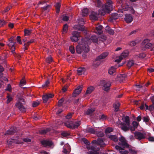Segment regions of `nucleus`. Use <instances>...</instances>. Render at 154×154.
Returning a JSON list of instances; mask_svg holds the SVG:
<instances>
[{
  "label": "nucleus",
  "instance_id": "1",
  "mask_svg": "<svg viewBox=\"0 0 154 154\" xmlns=\"http://www.w3.org/2000/svg\"><path fill=\"white\" fill-rule=\"evenodd\" d=\"M90 39L88 38H82L81 41L79 43V45H77L76 47V51L77 53L80 54L83 51L85 52H88L89 50L88 45L90 44Z\"/></svg>",
  "mask_w": 154,
  "mask_h": 154
},
{
  "label": "nucleus",
  "instance_id": "2",
  "mask_svg": "<svg viewBox=\"0 0 154 154\" xmlns=\"http://www.w3.org/2000/svg\"><path fill=\"white\" fill-rule=\"evenodd\" d=\"M81 123V121H77L74 119L68 120L64 123L65 126L72 129L78 128Z\"/></svg>",
  "mask_w": 154,
  "mask_h": 154
},
{
  "label": "nucleus",
  "instance_id": "3",
  "mask_svg": "<svg viewBox=\"0 0 154 154\" xmlns=\"http://www.w3.org/2000/svg\"><path fill=\"white\" fill-rule=\"evenodd\" d=\"M108 55V52H105L97 56L93 64V66L95 67H97L99 66L102 62L103 60L107 57Z\"/></svg>",
  "mask_w": 154,
  "mask_h": 154
},
{
  "label": "nucleus",
  "instance_id": "4",
  "mask_svg": "<svg viewBox=\"0 0 154 154\" xmlns=\"http://www.w3.org/2000/svg\"><path fill=\"white\" fill-rule=\"evenodd\" d=\"M124 122H121L120 125H121V129L124 131H127L129 130L130 126V121L129 118L128 116H126L125 118Z\"/></svg>",
  "mask_w": 154,
  "mask_h": 154
},
{
  "label": "nucleus",
  "instance_id": "5",
  "mask_svg": "<svg viewBox=\"0 0 154 154\" xmlns=\"http://www.w3.org/2000/svg\"><path fill=\"white\" fill-rule=\"evenodd\" d=\"M122 8L125 11H129L132 14L135 13V11L133 7L129 3H126L122 4Z\"/></svg>",
  "mask_w": 154,
  "mask_h": 154
},
{
  "label": "nucleus",
  "instance_id": "6",
  "mask_svg": "<svg viewBox=\"0 0 154 154\" xmlns=\"http://www.w3.org/2000/svg\"><path fill=\"white\" fill-rule=\"evenodd\" d=\"M100 84L102 87L104 91L108 92L109 90L111 85L110 82L103 80L101 82Z\"/></svg>",
  "mask_w": 154,
  "mask_h": 154
},
{
  "label": "nucleus",
  "instance_id": "7",
  "mask_svg": "<svg viewBox=\"0 0 154 154\" xmlns=\"http://www.w3.org/2000/svg\"><path fill=\"white\" fill-rule=\"evenodd\" d=\"M119 140L120 142L119 143V145L122 148H127L129 147V145L127 143V141L125 139V138L121 136L119 138Z\"/></svg>",
  "mask_w": 154,
  "mask_h": 154
},
{
  "label": "nucleus",
  "instance_id": "8",
  "mask_svg": "<svg viewBox=\"0 0 154 154\" xmlns=\"http://www.w3.org/2000/svg\"><path fill=\"white\" fill-rule=\"evenodd\" d=\"M105 8L107 11L108 13H109L110 11L113 9L112 2L111 0H107Z\"/></svg>",
  "mask_w": 154,
  "mask_h": 154
},
{
  "label": "nucleus",
  "instance_id": "9",
  "mask_svg": "<svg viewBox=\"0 0 154 154\" xmlns=\"http://www.w3.org/2000/svg\"><path fill=\"white\" fill-rule=\"evenodd\" d=\"M91 143L100 145V147H103L106 146V144L104 143L103 140L101 139H99L97 140H94L92 141Z\"/></svg>",
  "mask_w": 154,
  "mask_h": 154
},
{
  "label": "nucleus",
  "instance_id": "10",
  "mask_svg": "<svg viewBox=\"0 0 154 154\" xmlns=\"http://www.w3.org/2000/svg\"><path fill=\"white\" fill-rule=\"evenodd\" d=\"M17 129L16 127H12L7 131L5 133V135H13L17 133Z\"/></svg>",
  "mask_w": 154,
  "mask_h": 154
},
{
  "label": "nucleus",
  "instance_id": "11",
  "mask_svg": "<svg viewBox=\"0 0 154 154\" xmlns=\"http://www.w3.org/2000/svg\"><path fill=\"white\" fill-rule=\"evenodd\" d=\"M134 134L135 138L139 140L145 138V135L140 132H135L134 133Z\"/></svg>",
  "mask_w": 154,
  "mask_h": 154
},
{
  "label": "nucleus",
  "instance_id": "12",
  "mask_svg": "<svg viewBox=\"0 0 154 154\" xmlns=\"http://www.w3.org/2000/svg\"><path fill=\"white\" fill-rule=\"evenodd\" d=\"M129 53L127 51L123 52L120 56L118 59L115 60V62L119 63L124 58L127 57Z\"/></svg>",
  "mask_w": 154,
  "mask_h": 154
},
{
  "label": "nucleus",
  "instance_id": "13",
  "mask_svg": "<svg viewBox=\"0 0 154 154\" xmlns=\"http://www.w3.org/2000/svg\"><path fill=\"white\" fill-rule=\"evenodd\" d=\"M41 143L45 147H46L47 146H51L53 144V143L51 141L44 140L41 142Z\"/></svg>",
  "mask_w": 154,
  "mask_h": 154
},
{
  "label": "nucleus",
  "instance_id": "14",
  "mask_svg": "<svg viewBox=\"0 0 154 154\" xmlns=\"http://www.w3.org/2000/svg\"><path fill=\"white\" fill-rule=\"evenodd\" d=\"M125 21L127 23H131L133 20V17L131 15L127 14L125 15Z\"/></svg>",
  "mask_w": 154,
  "mask_h": 154
},
{
  "label": "nucleus",
  "instance_id": "15",
  "mask_svg": "<svg viewBox=\"0 0 154 154\" xmlns=\"http://www.w3.org/2000/svg\"><path fill=\"white\" fill-rule=\"evenodd\" d=\"M16 106L18 109L19 110L22 112H26V109L23 105L20 102L17 103L15 105Z\"/></svg>",
  "mask_w": 154,
  "mask_h": 154
},
{
  "label": "nucleus",
  "instance_id": "16",
  "mask_svg": "<svg viewBox=\"0 0 154 154\" xmlns=\"http://www.w3.org/2000/svg\"><path fill=\"white\" fill-rule=\"evenodd\" d=\"M53 97L54 95L51 94H49L44 95L42 97V99L44 103H46L49 98H52Z\"/></svg>",
  "mask_w": 154,
  "mask_h": 154
},
{
  "label": "nucleus",
  "instance_id": "17",
  "mask_svg": "<svg viewBox=\"0 0 154 154\" xmlns=\"http://www.w3.org/2000/svg\"><path fill=\"white\" fill-rule=\"evenodd\" d=\"M115 148L117 150H119L120 153L122 154H127L128 153V151L125 150V148H122L119 146H115Z\"/></svg>",
  "mask_w": 154,
  "mask_h": 154
},
{
  "label": "nucleus",
  "instance_id": "18",
  "mask_svg": "<svg viewBox=\"0 0 154 154\" xmlns=\"http://www.w3.org/2000/svg\"><path fill=\"white\" fill-rule=\"evenodd\" d=\"M82 87L81 86H78L75 89L72 94L73 97H75L77 95L79 94L81 92L82 90Z\"/></svg>",
  "mask_w": 154,
  "mask_h": 154
},
{
  "label": "nucleus",
  "instance_id": "19",
  "mask_svg": "<svg viewBox=\"0 0 154 154\" xmlns=\"http://www.w3.org/2000/svg\"><path fill=\"white\" fill-rule=\"evenodd\" d=\"M98 15L99 14L97 12H92L90 15V19L94 20H97Z\"/></svg>",
  "mask_w": 154,
  "mask_h": 154
},
{
  "label": "nucleus",
  "instance_id": "20",
  "mask_svg": "<svg viewBox=\"0 0 154 154\" xmlns=\"http://www.w3.org/2000/svg\"><path fill=\"white\" fill-rule=\"evenodd\" d=\"M8 45L9 47H11V51L13 53H14L15 51V47H14V45L16 42L13 41H8Z\"/></svg>",
  "mask_w": 154,
  "mask_h": 154
},
{
  "label": "nucleus",
  "instance_id": "21",
  "mask_svg": "<svg viewBox=\"0 0 154 154\" xmlns=\"http://www.w3.org/2000/svg\"><path fill=\"white\" fill-rule=\"evenodd\" d=\"M35 40L34 39H32L30 40L29 41L27 42L24 44V47L23 49H24V51H25L26 50H27L28 49V47L30 45V44L34 42Z\"/></svg>",
  "mask_w": 154,
  "mask_h": 154
},
{
  "label": "nucleus",
  "instance_id": "22",
  "mask_svg": "<svg viewBox=\"0 0 154 154\" xmlns=\"http://www.w3.org/2000/svg\"><path fill=\"white\" fill-rule=\"evenodd\" d=\"M75 28L79 31H83L85 30V27L83 25L78 24L75 26Z\"/></svg>",
  "mask_w": 154,
  "mask_h": 154
},
{
  "label": "nucleus",
  "instance_id": "23",
  "mask_svg": "<svg viewBox=\"0 0 154 154\" xmlns=\"http://www.w3.org/2000/svg\"><path fill=\"white\" fill-rule=\"evenodd\" d=\"M86 69L84 67L79 68L77 70V73L79 75L84 74L85 72Z\"/></svg>",
  "mask_w": 154,
  "mask_h": 154
},
{
  "label": "nucleus",
  "instance_id": "24",
  "mask_svg": "<svg viewBox=\"0 0 154 154\" xmlns=\"http://www.w3.org/2000/svg\"><path fill=\"white\" fill-rule=\"evenodd\" d=\"M94 87L92 86H91L88 87L86 90L85 94H91L94 90Z\"/></svg>",
  "mask_w": 154,
  "mask_h": 154
},
{
  "label": "nucleus",
  "instance_id": "25",
  "mask_svg": "<svg viewBox=\"0 0 154 154\" xmlns=\"http://www.w3.org/2000/svg\"><path fill=\"white\" fill-rule=\"evenodd\" d=\"M7 57V55L5 54H3L1 56H0V61H2V62L6 64V59Z\"/></svg>",
  "mask_w": 154,
  "mask_h": 154
},
{
  "label": "nucleus",
  "instance_id": "26",
  "mask_svg": "<svg viewBox=\"0 0 154 154\" xmlns=\"http://www.w3.org/2000/svg\"><path fill=\"white\" fill-rule=\"evenodd\" d=\"M51 129L49 128H47L45 129L40 130L39 131V133L41 134H46L48 132L51 131Z\"/></svg>",
  "mask_w": 154,
  "mask_h": 154
},
{
  "label": "nucleus",
  "instance_id": "27",
  "mask_svg": "<svg viewBox=\"0 0 154 154\" xmlns=\"http://www.w3.org/2000/svg\"><path fill=\"white\" fill-rule=\"evenodd\" d=\"M117 68L116 66H112L109 69L108 73L110 75L112 74L116 71V69Z\"/></svg>",
  "mask_w": 154,
  "mask_h": 154
},
{
  "label": "nucleus",
  "instance_id": "28",
  "mask_svg": "<svg viewBox=\"0 0 154 154\" xmlns=\"http://www.w3.org/2000/svg\"><path fill=\"white\" fill-rule=\"evenodd\" d=\"M103 26L102 25H98L96 28V30L97 31V33L99 34H100L102 33L101 30Z\"/></svg>",
  "mask_w": 154,
  "mask_h": 154
},
{
  "label": "nucleus",
  "instance_id": "29",
  "mask_svg": "<svg viewBox=\"0 0 154 154\" xmlns=\"http://www.w3.org/2000/svg\"><path fill=\"white\" fill-rule=\"evenodd\" d=\"M89 11L87 8H85L82 10V15L83 17L87 16L88 14Z\"/></svg>",
  "mask_w": 154,
  "mask_h": 154
},
{
  "label": "nucleus",
  "instance_id": "30",
  "mask_svg": "<svg viewBox=\"0 0 154 154\" xmlns=\"http://www.w3.org/2000/svg\"><path fill=\"white\" fill-rule=\"evenodd\" d=\"M86 132L92 134H95L96 133V131L92 128L88 127L86 129Z\"/></svg>",
  "mask_w": 154,
  "mask_h": 154
},
{
  "label": "nucleus",
  "instance_id": "31",
  "mask_svg": "<svg viewBox=\"0 0 154 154\" xmlns=\"http://www.w3.org/2000/svg\"><path fill=\"white\" fill-rule=\"evenodd\" d=\"M87 149H90L93 151H97V152L98 151L100 150V149L99 148V147H97L95 146H91L89 148H88V147Z\"/></svg>",
  "mask_w": 154,
  "mask_h": 154
},
{
  "label": "nucleus",
  "instance_id": "32",
  "mask_svg": "<svg viewBox=\"0 0 154 154\" xmlns=\"http://www.w3.org/2000/svg\"><path fill=\"white\" fill-rule=\"evenodd\" d=\"M7 143L9 145H11L13 143H16L17 144L19 143L17 140L13 139H11L7 140Z\"/></svg>",
  "mask_w": 154,
  "mask_h": 154
},
{
  "label": "nucleus",
  "instance_id": "33",
  "mask_svg": "<svg viewBox=\"0 0 154 154\" xmlns=\"http://www.w3.org/2000/svg\"><path fill=\"white\" fill-rule=\"evenodd\" d=\"M109 137L111 140L115 142H117L118 141L117 137L115 135H110L109 136Z\"/></svg>",
  "mask_w": 154,
  "mask_h": 154
},
{
  "label": "nucleus",
  "instance_id": "34",
  "mask_svg": "<svg viewBox=\"0 0 154 154\" xmlns=\"http://www.w3.org/2000/svg\"><path fill=\"white\" fill-rule=\"evenodd\" d=\"M72 36L77 37L80 39V33L79 32L76 31H73L72 32Z\"/></svg>",
  "mask_w": 154,
  "mask_h": 154
},
{
  "label": "nucleus",
  "instance_id": "35",
  "mask_svg": "<svg viewBox=\"0 0 154 154\" xmlns=\"http://www.w3.org/2000/svg\"><path fill=\"white\" fill-rule=\"evenodd\" d=\"M95 110V109L94 108L89 109L85 112V113L86 115H89L92 114Z\"/></svg>",
  "mask_w": 154,
  "mask_h": 154
},
{
  "label": "nucleus",
  "instance_id": "36",
  "mask_svg": "<svg viewBox=\"0 0 154 154\" xmlns=\"http://www.w3.org/2000/svg\"><path fill=\"white\" fill-rule=\"evenodd\" d=\"M91 39L93 42L97 43L98 38L96 35H92L91 37Z\"/></svg>",
  "mask_w": 154,
  "mask_h": 154
},
{
  "label": "nucleus",
  "instance_id": "37",
  "mask_svg": "<svg viewBox=\"0 0 154 154\" xmlns=\"http://www.w3.org/2000/svg\"><path fill=\"white\" fill-rule=\"evenodd\" d=\"M119 16L117 13H115L112 14L111 17L112 20H116L118 18Z\"/></svg>",
  "mask_w": 154,
  "mask_h": 154
},
{
  "label": "nucleus",
  "instance_id": "38",
  "mask_svg": "<svg viewBox=\"0 0 154 154\" xmlns=\"http://www.w3.org/2000/svg\"><path fill=\"white\" fill-rule=\"evenodd\" d=\"M60 4L58 2L55 5L56 9V13L57 14L60 11Z\"/></svg>",
  "mask_w": 154,
  "mask_h": 154
},
{
  "label": "nucleus",
  "instance_id": "39",
  "mask_svg": "<svg viewBox=\"0 0 154 154\" xmlns=\"http://www.w3.org/2000/svg\"><path fill=\"white\" fill-rule=\"evenodd\" d=\"M32 31V30L31 29H25L24 30L25 35L28 36L30 35Z\"/></svg>",
  "mask_w": 154,
  "mask_h": 154
},
{
  "label": "nucleus",
  "instance_id": "40",
  "mask_svg": "<svg viewBox=\"0 0 154 154\" xmlns=\"http://www.w3.org/2000/svg\"><path fill=\"white\" fill-rule=\"evenodd\" d=\"M95 4L97 7H101L102 5L101 2L100 0H96Z\"/></svg>",
  "mask_w": 154,
  "mask_h": 154
},
{
  "label": "nucleus",
  "instance_id": "41",
  "mask_svg": "<svg viewBox=\"0 0 154 154\" xmlns=\"http://www.w3.org/2000/svg\"><path fill=\"white\" fill-rule=\"evenodd\" d=\"M134 64V61L132 60H131L129 61L127 63V66L129 68L133 66Z\"/></svg>",
  "mask_w": 154,
  "mask_h": 154
},
{
  "label": "nucleus",
  "instance_id": "42",
  "mask_svg": "<svg viewBox=\"0 0 154 154\" xmlns=\"http://www.w3.org/2000/svg\"><path fill=\"white\" fill-rule=\"evenodd\" d=\"M95 134H96L99 137H102L104 135V134L103 132L99 131H96V133Z\"/></svg>",
  "mask_w": 154,
  "mask_h": 154
},
{
  "label": "nucleus",
  "instance_id": "43",
  "mask_svg": "<svg viewBox=\"0 0 154 154\" xmlns=\"http://www.w3.org/2000/svg\"><path fill=\"white\" fill-rule=\"evenodd\" d=\"M98 39L101 41L102 42L105 41L106 39V37L105 35H101L100 37H99Z\"/></svg>",
  "mask_w": 154,
  "mask_h": 154
},
{
  "label": "nucleus",
  "instance_id": "44",
  "mask_svg": "<svg viewBox=\"0 0 154 154\" xmlns=\"http://www.w3.org/2000/svg\"><path fill=\"white\" fill-rule=\"evenodd\" d=\"M68 27V25L67 24H66L63 25V33H66L67 32Z\"/></svg>",
  "mask_w": 154,
  "mask_h": 154
},
{
  "label": "nucleus",
  "instance_id": "45",
  "mask_svg": "<svg viewBox=\"0 0 154 154\" xmlns=\"http://www.w3.org/2000/svg\"><path fill=\"white\" fill-rule=\"evenodd\" d=\"M64 101V99L62 98L60 99L58 102V106L59 107H60L62 105V104Z\"/></svg>",
  "mask_w": 154,
  "mask_h": 154
},
{
  "label": "nucleus",
  "instance_id": "46",
  "mask_svg": "<svg viewBox=\"0 0 154 154\" xmlns=\"http://www.w3.org/2000/svg\"><path fill=\"white\" fill-rule=\"evenodd\" d=\"M119 106L120 104L119 103H117L114 104V107L115 108L116 111L117 112L119 110Z\"/></svg>",
  "mask_w": 154,
  "mask_h": 154
},
{
  "label": "nucleus",
  "instance_id": "47",
  "mask_svg": "<svg viewBox=\"0 0 154 154\" xmlns=\"http://www.w3.org/2000/svg\"><path fill=\"white\" fill-rule=\"evenodd\" d=\"M70 39L72 42H77L79 39L77 37L71 36L70 37Z\"/></svg>",
  "mask_w": 154,
  "mask_h": 154
},
{
  "label": "nucleus",
  "instance_id": "48",
  "mask_svg": "<svg viewBox=\"0 0 154 154\" xmlns=\"http://www.w3.org/2000/svg\"><path fill=\"white\" fill-rule=\"evenodd\" d=\"M72 114H71V113H68L66 116V120H65V122H66V121H67L68 120L72 119H71V118L72 117Z\"/></svg>",
  "mask_w": 154,
  "mask_h": 154
},
{
  "label": "nucleus",
  "instance_id": "49",
  "mask_svg": "<svg viewBox=\"0 0 154 154\" xmlns=\"http://www.w3.org/2000/svg\"><path fill=\"white\" fill-rule=\"evenodd\" d=\"M113 130L112 128L110 127L107 128L105 130V132L106 134H108L110 132H112Z\"/></svg>",
  "mask_w": 154,
  "mask_h": 154
},
{
  "label": "nucleus",
  "instance_id": "50",
  "mask_svg": "<svg viewBox=\"0 0 154 154\" xmlns=\"http://www.w3.org/2000/svg\"><path fill=\"white\" fill-rule=\"evenodd\" d=\"M136 44L137 43L134 41L129 42L128 43V45L131 46H134L136 45Z\"/></svg>",
  "mask_w": 154,
  "mask_h": 154
},
{
  "label": "nucleus",
  "instance_id": "51",
  "mask_svg": "<svg viewBox=\"0 0 154 154\" xmlns=\"http://www.w3.org/2000/svg\"><path fill=\"white\" fill-rule=\"evenodd\" d=\"M50 82L48 80H47L44 84L42 85V87L43 88H45L47 87L48 86V85L49 84Z\"/></svg>",
  "mask_w": 154,
  "mask_h": 154
},
{
  "label": "nucleus",
  "instance_id": "52",
  "mask_svg": "<svg viewBox=\"0 0 154 154\" xmlns=\"http://www.w3.org/2000/svg\"><path fill=\"white\" fill-rule=\"evenodd\" d=\"M46 60L47 63H50L53 60L52 57L49 56L46 58Z\"/></svg>",
  "mask_w": 154,
  "mask_h": 154
},
{
  "label": "nucleus",
  "instance_id": "53",
  "mask_svg": "<svg viewBox=\"0 0 154 154\" xmlns=\"http://www.w3.org/2000/svg\"><path fill=\"white\" fill-rule=\"evenodd\" d=\"M127 75L125 74H121L120 76L121 80H122V81L125 79Z\"/></svg>",
  "mask_w": 154,
  "mask_h": 154
},
{
  "label": "nucleus",
  "instance_id": "54",
  "mask_svg": "<svg viewBox=\"0 0 154 154\" xmlns=\"http://www.w3.org/2000/svg\"><path fill=\"white\" fill-rule=\"evenodd\" d=\"M153 45L151 44L149 42L147 43L146 44H145V47L146 48H149L151 47L152 45Z\"/></svg>",
  "mask_w": 154,
  "mask_h": 154
},
{
  "label": "nucleus",
  "instance_id": "55",
  "mask_svg": "<svg viewBox=\"0 0 154 154\" xmlns=\"http://www.w3.org/2000/svg\"><path fill=\"white\" fill-rule=\"evenodd\" d=\"M7 22L4 20L0 19V27L3 26Z\"/></svg>",
  "mask_w": 154,
  "mask_h": 154
},
{
  "label": "nucleus",
  "instance_id": "56",
  "mask_svg": "<svg viewBox=\"0 0 154 154\" xmlns=\"http://www.w3.org/2000/svg\"><path fill=\"white\" fill-rule=\"evenodd\" d=\"M69 50L70 51L72 54H74L75 52L74 48L73 46H70L69 47Z\"/></svg>",
  "mask_w": 154,
  "mask_h": 154
},
{
  "label": "nucleus",
  "instance_id": "57",
  "mask_svg": "<svg viewBox=\"0 0 154 154\" xmlns=\"http://www.w3.org/2000/svg\"><path fill=\"white\" fill-rule=\"evenodd\" d=\"M69 135V134L66 131H63L61 133V135L64 137L68 136Z\"/></svg>",
  "mask_w": 154,
  "mask_h": 154
},
{
  "label": "nucleus",
  "instance_id": "58",
  "mask_svg": "<svg viewBox=\"0 0 154 154\" xmlns=\"http://www.w3.org/2000/svg\"><path fill=\"white\" fill-rule=\"evenodd\" d=\"M142 119L144 122H148L149 121V118L147 116L143 117Z\"/></svg>",
  "mask_w": 154,
  "mask_h": 154
},
{
  "label": "nucleus",
  "instance_id": "59",
  "mask_svg": "<svg viewBox=\"0 0 154 154\" xmlns=\"http://www.w3.org/2000/svg\"><path fill=\"white\" fill-rule=\"evenodd\" d=\"M138 31V29H136L135 30H134L133 31H132L130 33H129L128 35H135L136 33Z\"/></svg>",
  "mask_w": 154,
  "mask_h": 154
},
{
  "label": "nucleus",
  "instance_id": "60",
  "mask_svg": "<svg viewBox=\"0 0 154 154\" xmlns=\"http://www.w3.org/2000/svg\"><path fill=\"white\" fill-rule=\"evenodd\" d=\"M39 103L38 101V102L36 101H34L32 103V106L33 107H35L39 105Z\"/></svg>",
  "mask_w": 154,
  "mask_h": 154
},
{
  "label": "nucleus",
  "instance_id": "61",
  "mask_svg": "<svg viewBox=\"0 0 154 154\" xmlns=\"http://www.w3.org/2000/svg\"><path fill=\"white\" fill-rule=\"evenodd\" d=\"M132 125L134 127L136 128L138 126L139 123L136 121H133L132 122Z\"/></svg>",
  "mask_w": 154,
  "mask_h": 154
},
{
  "label": "nucleus",
  "instance_id": "62",
  "mask_svg": "<svg viewBox=\"0 0 154 154\" xmlns=\"http://www.w3.org/2000/svg\"><path fill=\"white\" fill-rule=\"evenodd\" d=\"M82 140L85 144L86 145H89L90 144V142L85 138H83Z\"/></svg>",
  "mask_w": 154,
  "mask_h": 154
},
{
  "label": "nucleus",
  "instance_id": "63",
  "mask_svg": "<svg viewBox=\"0 0 154 154\" xmlns=\"http://www.w3.org/2000/svg\"><path fill=\"white\" fill-rule=\"evenodd\" d=\"M129 151L130 152L133 154H137V151L133 149H129Z\"/></svg>",
  "mask_w": 154,
  "mask_h": 154
},
{
  "label": "nucleus",
  "instance_id": "64",
  "mask_svg": "<svg viewBox=\"0 0 154 154\" xmlns=\"http://www.w3.org/2000/svg\"><path fill=\"white\" fill-rule=\"evenodd\" d=\"M79 23H81V24H83L84 23V19L82 18H79L78 19Z\"/></svg>",
  "mask_w": 154,
  "mask_h": 154
}]
</instances>
